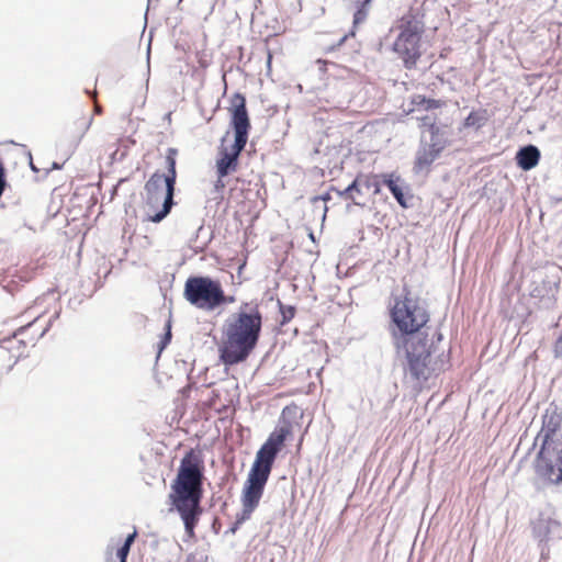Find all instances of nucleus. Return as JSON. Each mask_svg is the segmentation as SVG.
Instances as JSON below:
<instances>
[{
  "mask_svg": "<svg viewBox=\"0 0 562 562\" xmlns=\"http://www.w3.org/2000/svg\"><path fill=\"white\" fill-rule=\"evenodd\" d=\"M387 331L392 346L398 358H404V369L412 380H426L430 371L441 370L448 362L442 352L431 367V352L434 345L429 344L427 324L430 313L427 303L418 295H413L408 285H404L401 293H392L387 307Z\"/></svg>",
  "mask_w": 562,
  "mask_h": 562,
  "instance_id": "obj_1",
  "label": "nucleus"
},
{
  "mask_svg": "<svg viewBox=\"0 0 562 562\" xmlns=\"http://www.w3.org/2000/svg\"><path fill=\"white\" fill-rule=\"evenodd\" d=\"M262 329V314L257 303L244 302L222 327L218 359L225 368L240 364L257 348Z\"/></svg>",
  "mask_w": 562,
  "mask_h": 562,
  "instance_id": "obj_2",
  "label": "nucleus"
},
{
  "mask_svg": "<svg viewBox=\"0 0 562 562\" xmlns=\"http://www.w3.org/2000/svg\"><path fill=\"white\" fill-rule=\"evenodd\" d=\"M203 470L202 461L190 451L181 459L170 485L169 503L180 515L189 538L195 536L194 530L202 514Z\"/></svg>",
  "mask_w": 562,
  "mask_h": 562,
  "instance_id": "obj_3",
  "label": "nucleus"
},
{
  "mask_svg": "<svg viewBox=\"0 0 562 562\" xmlns=\"http://www.w3.org/2000/svg\"><path fill=\"white\" fill-rule=\"evenodd\" d=\"M167 186L160 178V171H155L144 186L143 201L145 220L155 224L161 223L177 204L175 196L168 210L164 213L165 204H167Z\"/></svg>",
  "mask_w": 562,
  "mask_h": 562,
  "instance_id": "obj_4",
  "label": "nucleus"
},
{
  "mask_svg": "<svg viewBox=\"0 0 562 562\" xmlns=\"http://www.w3.org/2000/svg\"><path fill=\"white\" fill-rule=\"evenodd\" d=\"M221 282L210 276H190L184 283L183 297L193 306L212 312L220 295Z\"/></svg>",
  "mask_w": 562,
  "mask_h": 562,
  "instance_id": "obj_5",
  "label": "nucleus"
},
{
  "mask_svg": "<svg viewBox=\"0 0 562 562\" xmlns=\"http://www.w3.org/2000/svg\"><path fill=\"white\" fill-rule=\"evenodd\" d=\"M423 32V25H419L415 20H409L401 26V32L393 43V50L402 58L406 69H413L422 56L420 40Z\"/></svg>",
  "mask_w": 562,
  "mask_h": 562,
  "instance_id": "obj_6",
  "label": "nucleus"
},
{
  "mask_svg": "<svg viewBox=\"0 0 562 562\" xmlns=\"http://www.w3.org/2000/svg\"><path fill=\"white\" fill-rule=\"evenodd\" d=\"M229 112L231 127L234 132V142L246 145L251 130V124L247 110L246 97L244 94L239 92L234 93Z\"/></svg>",
  "mask_w": 562,
  "mask_h": 562,
  "instance_id": "obj_7",
  "label": "nucleus"
},
{
  "mask_svg": "<svg viewBox=\"0 0 562 562\" xmlns=\"http://www.w3.org/2000/svg\"><path fill=\"white\" fill-rule=\"evenodd\" d=\"M276 459L263 454L262 452H256L255 461L248 472L245 484L265 491L269 476L271 474Z\"/></svg>",
  "mask_w": 562,
  "mask_h": 562,
  "instance_id": "obj_8",
  "label": "nucleus"
},
{
  "mask_svg": "<svg viewBox=\"0 0 562 562\" xmlns=\"http://www.w3.org/2000/svg\"><path fill=\"white\" fill-rule=\"evenodd\" d=\"M245 147L246 145L237 144V142L233 143L231 149L223 145L220 147L218 158L216 160V175L218 178H225L236 171L239 156Z\"/></svg>",
  "mask_w": 562,
  "mask_h": 562,
  "instance_id": "obj_9",
  "label": "nucleus"
},
{
  "mask_svg": "<svg viewBox=\"0 0 562 562\" xmlns=\"http://www.w3.org/2000/svg\"><path fill=\"white\" fill-rule=\"evenodd\" d=\"M177 155L178 149L173 147H169L166 153V169L167 171L161 173L160 178L165 181V186H167V204H165V209L162 212L165 213L171 204L172 196L176 195V183H177Z\"/></svg>",
  "mask_w": 562,
  "mask_h": 562,
  "instance_id": "obj_10",
  "label": "nucleus"
},
{
  "mask_svg": "<svg viewBox=\"0 0 562 562\" xmlns=\"http://www.w3.org/2000/svg\"><path fill=\"white\" fill-rule=\"evenodd\" d=\"M533 535L541 546V555L544 554V544L562 536L561 524L552 518H540L533 525Z\"/></svg>",
  "mask_w": 562,
  "mask_h": 562,
  "instance_id": "obj_11",
  "label": "nucleus"
},
{
  "mask_svg": "<svg viewBox=\"0 0 562 562\" xmlns=\"http://www.w3.org/2000/svg\"><path fill=\"white\" fill-rule=\"evenodd\" d=\"M265 491L250 486L248 484H244L241 491V504L243 509L236 516L237 525H243L246 520H248L255 509L258 507L259 502L263 495Z\"/></svg>",
  "mask_w": 562,
  "mask_h": 562,
  "instance_id": "obj_12",
  "label": "nucleus"
},
{
  "mask_svg": "<svg viewBox=\"0 0 562 562\" xmlns=\"http://www.w3.org/2000/svg\"><path fill=\"white\" fill-rule=\"evenodd\" d=\"M540 158V149L533 144H527L517 150L515 161L521 170L529 171L539 164Z\"/></svg>",
  "mask_w": 562,
  "mask_h": 562,
  "instance_id": "obj_13",
  "label": "nucleus"
},
{
  "mask_svg": "<svg viewBox=\"0 0 562 562\" xmlns=\"http://www.w3.org/2000/svg\"><path fill=\"white\" fill-rule=\"evenodd\" d=\"M441 153L442 150H440L438 146L435 145L431 147V145L422 138L415 157L414 170L418 172L428 168Z\"/></svg>",
  "mask_w": 562,
  "mask_h": 562,
  "instance_id": "obj_14",
  "label": "nucleus"
},
{
  "mask_svg": "<svg viewBox=\"0 0 562 562\" xmlns=\"http://www.w3.org/2000/svg\"><path fill=\"white\" fill-rule=\"evenodd\" d=\"M491 114L486 109L472 110L463 120V128L481 130L490 121Z\"/></svg>",
  "mask_w": 562,
  "mask_h": 562,
  "instance_id": "obj_15",
  "label": "nucleus"
},
{
  "mask_svg": "<svg viewBox=\"0 0 562 562\" xmlns=\"http://www.w3.org/2000/svg\"><path fill=\"white\" fill-rule=\"evenodd\" d=\"M292 432V424L284 420L281 426H278L268 437L267 441L279 450H282L285 440Z\"/></svg>",
  "mask_w": 562,
  "mask_h": 562,
  "instance_id": "obj_16",
  "label": "nucleus"
},
{
  "mask_svg": "<svg viewBox=\"0 0 562 562\" xmlns=\"http://www.w3.org/2000/svg\"><path fill=\"white\" fill-rule=\"evenodd\" d=\"M429 134L430 142L428 144L431 147L436 145L443 151L448 145L447 126H439L435 122H429Z\"/></svg>",
  "mask_w": 562,
  "mask_h": 562,
  "instance_id": "obj_17",
  "label": "nucleus"
},
{
  "mask_svg": "<svg viewBox=\"0 0 562 562\" xmlns=\"http://www.w3.org/2000/svg\"><path fill=\"white\" fill-rule=\"evenodd\" d=\"M358 187H361V177H356L350 184H348L344 190H338L335 187H331V190L341 199L350 200L355 205H363L362 202L356 199L353 194V190H358Z\"/></svg>",
  "mask_w": 562,
  "mask_h": 562,
  "instance_id": "obj_18",
  "label": "nucleus"
},
{
  "mask_svg": "<svg viewBox=\"0 0 562 562\" xmlns=\"http://www.w3.org/2000/svg\"><path fill=\"white\" fill-rule=\"evenodd\" d=\"M391 194L403 209H409L413 206L412 200L414 199V195L411 193L408 187L400 183L393 188Z\"/></svg>",
  "mask_w": 562,
  "mask_h": 562,
  "instance_id": "obj_19",
  "label": "nucleus"
},
{
  "mask_svg": "<svg viewBox=\"0 0 562 562\" xmlns=\"http://www.w3.org/2000/svg\"><path fill=\"white\" fill-rule=\"evenodd\" d=\"M371 2L372 0H360V2H353L356 7L352 21L353 27L366 21Z\"/></svg>",
  "mask_w": 562,
  "mask_h": 562,
  "instance_id": "obj_20",
  "label": "nucleus"
},
{
  "mask_svg": "<svg viewBox=\"0 0 562 562\" xmlns=\"http://www.w3.org/2000/svg\"><path fill=\"white\" fill-rule=\"evenodd\" d=\"M412 103L418 109H423L425 111H431L441 106L440 100L430 99L420 94L415 95L412 100Z\"/></svg>",
  "mask_w": 562,
  "mask_h": 562,
  "instance_id": "obj_21",
  "label": "nucleus"
},
{
  "mask_svg": "<svg viewBox=\"0 0 562 562\" xmlns=\"http://www.w3.org/2000/svg\"><path fill=\"white\" fill-rule=\"evenodd\" d=\"M361 187L368 191L371 190L373 194H379L381 192L380 175L361 177Z\"/></svg>",
  "mask_w": 562,
  "mask_h": 562,
  "instance_id": "obj_22",
  "label": "nucleus"
},
{
  "mask_svg": "<svg viewBox=\"0 0 562 562\" xmlns=\"http://www.w3.org/2000/svg\"><path fill=\"white\" fill-rule=\"evenodd\" d=\"M279 313L281 315V325H285L293 319L296 313V307L294 305H285L280 300H278Z\"/></svg>",
  "mask_w": 562,
  "mask_h": 562,
  "instance_id": "obj_23",
  "label": "nucleus"
},
{
  "mask_svg": "<svg viewBox=\"0 0 562 562\" xmlns=\"http://www.w3.org/2000/svg\"><path fill=\"white\" fill-rule=\"evenodd\" d=\"M165 333L161 335L160 340L157 345L158 356L167 348L170 344L172 334H171V321H167L165 324Z\"/></svg>",
  "mask_w": 562,
  "mask_h": 562,
  "instance_id": "obj_24",
  "label": "nucleus"
},
{
  "mask_svg": "<svg viewBox=\"0 0 562 562\" xmlns=\"http://www.w3.org/2000/svg\"><path fill=\"white\" fill-rule=\"evenodd\" d=\"M381 186H385L390 192L393 191V188L398 186L402 182L400 176H395L394 173H381L380 175Z\"/></svg>",
  "mask_w": 562,
  "mask_h": 562,
  "instance_id": "obj_25",
  "label": "nucleus"
},
{
  "mask_svg": "<svg viewBox=\"0 0 562 562\" xmlns=\"http://www.w3.org/2000/svg\"><path fill=\"white\" fill-rule=\"evenodd\" d=\"M218 292H220V295L215 300L214 311L216 308L221 307V306H225V305L232 304V303H234L236 301V297L234 295H226L225 294L222 284L220 285Z\"/></svg>",
  "mask_w": 562,
  "mask_h": 562,
  "instance_id": "obj_26",
  "label": "nucleus"
},
{
  "mask_svg": "<svg viewBox=\"0 0 562 562\" xmlns=\"http://www.w3.org/2000/svg\"><path fill=\"white\" fill-rule=\"evenodd\" d=\"M280 451L281 450H279L274 446L270 445V442H268L267 440L258 450V452H262L263 454L269 456L274 459H277Z\"/></svg>",
  "mask_w": 562,
  "mask_h": 562,
  "instance_id": "obj_27",
  "label": "nucleus"
},
{
  "mask_svg": "<svg viewBox=\"0 0 562 562\" xmlns=\"http://www.w3.org/2000/svg\"><path fill=\"white\" fill-rule=\"evenodd\" d=\"M130 551L126 549H123L122 547H119L116 549V558L119 559V562H127ZM106 562H113V559L110 557L106 559Z\"/></svg>",
  "mask_w": 562,
  "mask_h": 562,
  "instance_id": "obj_28",
  "label": "nucleus"
},
{
  "mask_svg": "<svg viewBox=\"0 0 562 562\" xmlns=\"http://www.w3.org/2000/svg\"><path fill=\"white\" fill-rule=\"evenodd\" d=\"M443 339V336L440 331H436L432 334V337L429 338V344H432L434 345V348H432V353H435L437 351V346H436V342H440L441 340Z\"/></svg>",
  "mask_w": 562,
  "mask_h": 562,
  "instance_id": "obj_29",
  "label": "nucleus"
},
{
  "mask_svg": "<svg viewBox=\"0 0 562 562\" xmlns=\"http://www.w3.org/2000/svg\"><path fill=\"white\" fill-rule=\"evenodd\" d=\"M331 192H334V191H333V190H331V188H330V189H329L327 192H325L324 194L318 195V196H314V198H313V201H314V202L323 201V202H325V203H326V202H328L329 200H331Z\"/></svg>",
  "mask_w": 562,
  "mask_h": 562,
  "instance_id": "obj_30",
  "label": "nucleus"
},
{
  "mask_svg": "<svg viewBox=\"0 0 562 562\" xmlns=\"http://www.w3.org/2000/svg\"><path fill=\"white\" fill-rule=\"evenodd\" d=\"M137 535H138L137 529H136V527H134L133 532L128 533L124 540L134 544V542L137 538Z\"/></svg>",
  "mask_w": 562,
  "mask_h": 562,
  "instance_id": "obj_31",
  "label": "nucleus"
},
{
  "mask_svg": "<svg viewBox=\"0 0 562 562\" xmlns=\"http://www.w3.org/2000/svg\"><path fill=\"white\" fill-rule=\"evenodd\" d=\"M225 188V183L223 181V178H218L217 177V180L215 181L214 183V189L216 192H220L222 191L223 189Z\"/></svg>",
  "mask_w": 562,
  "mask_h": 562,
  "instance_id": "obj_32",
  "label": "nucleus"
},
{
  "mask_svg": "<svg viewBox=\"0 0 562 562\" xmlns=\"http://www.w3.org/2000/svg\"><path fill=\"white\" fill-rule=\"evenodd\" d=\"M420 121H422V126H425L428 128H429V122H435V120L431 119L429 115L422 117Z\"/></svg>",
  "mask_w": 562,
  "mask_h": 562,
  "instance_id": "obj_33",
  "label": "nucleus"
},
{
  "mask_svg": "<svg viewBox=\"0 0 562 562\" xmlns=\"http://www.w3.org/2000/svg\"><path fill=\"white\" fill-rule=\"evenodd\" d=\"M31 326H32V323L27 324L26 326H22V327L18 328V329L14 331L13 336H14V337H16V336H19V335L23 334V333H24L25 330H27Z\"/></svg>",
  "mask_w": 562,
  "mask_h": 562,
  "instance_id": "obj_34",
  "label": "nucleus"
},
{
  "mask_svg": "<svg viewBox=\"0 0 562 562\" xmlns=\"http://www.w3.org/2000/svg\"><path fill=\"white\" fill-rule=\"evenodd\" d=\"M241 525H237V521H234V524L229 527V529L226 531V533H236V531L240 528Z\"/></svg>",
  "mask_w": 562,
  "mask_h": 562,
  "instance_id": "obj_35",
  "label": "nucleus"
},
{
  "mask_svg": "<svg viewBox=\"0 0 562 562\" xmlns=\"http://www.w3.org/2000/svg\"><path fill=\"white\" fill-rule=\"evenodd\" d=\"M92 123V117H90V120L88 122H85L83 123V132L81 134V137L83 136V134L89 130L90 125Z\"/></svg>",
  "mask_w": 562,
  "mask_h": 562,
  "instance_id": "obj_36",
  "label": "nucleus"
},
{
  "mask_svg": "<svg viewBox=\"0 0 562 562\" xmlns=\"http://www.w3.org/2000/svg\"><path fill=\"white\" fill-rule=\"evenodd\" d=\"M63 165H64V164H59V162H57V161H54V162L52 164L50 169H54V170H60V169L63 168Z\"/></svg>",
  "mask_w": 562,
  "mask_h": 562,
  "instance_id": "obj_37",
  "label": "nucleus"
},
{
  "mask_svg": "<svg viewBox=\"0 0 562 562\" xmlns=\"http://www.w3.org/2000/svg\"><path fill=\"white\" fill-rule=\"evenodd\" d=\"M30 168L34 172H38L40 169L33 164L32 157L30 156Z\"/></svg>",
  "mask_w": 562,
  "mask_h": 562,
  "instance_id": "obj_38",
  "label": "nucleus"
},
{
  "mask_svg": "<svg viewBox=\"0 0 562 562\" xmlns=\"http://www.w3.org/2000/svg\"><path fill=\"white\" fill-rule=\"evenodd\" d=\"M52 321H53V318L49 321L48 325L42 330V333L38 336V339L44 337V335L47 333V330H48V328H49V326L52 324Z\"/></svg>",
  "mask_w": 562,
  "mask_h": 562,
  "instance_id": "obj_39",
  "label": "nucleus"
},
{
  "mask_svg": "<svg viewBox=\"0 0 562 562\" xmlns=\"http://www.w3.org/2000/svg\"><path fill=\"white\" fill-rule=\"evenodd\" d=\"M132 546H133V544H132L131 542H127V541H125V540H124V542H123L120 547H122L123 549H126V550L131 551Z\"/></svg>",
  "mask_w": 562,
  "mask_h": 562,
  "instance_id": "obj_40",
  "label": "nucleus"
},
{
  "mask_svg": "<svg viewBox=\"0 0 562 562\" xmlns=\"http://www.w3.org/2000/svg\"><path fill=\"white\" fill-rule=\"evenodd\" d=\"M271 60H272V55L270 52H268V58H267V68L268 70H270L271 68Z\"/></svg>",
  "mask_w": 562,
  "mask_h": 562,
  "instance_id": "obj_41",
  "label": "nucleus"
},
{
  "mask_svg": "<svg viewBox=\"0 0 562 562\" xmlns=\"http://www.w3.org/2000/svg\"><path fill=\"white\" fill-rule=\"evenodd\" d=\"M353 194L357 196L359 195H362L363 194V188L362 187H358V190H353Z\"/></svg>",
  "mask_w": 562,
  "mask_h": 562,
  "instance_id": "obj_42",
  "label": "nucleus"
},
{
  "mask_svg": "<svg viewBox=\"0 0 562 562\" xmlns=\"http://www.w3.org/2000/svg\"><path fill=\"white\" fill-rule=\"evenodd\" d=\"M204 231V226L203 225H200L196 229V235H195V239L199 238L200 234Z\"/></svg>",
  "mask_w": 562,
  "mask_h": 562,
  "instance_id": "obj_43",
  "label": "nucleus"
},
{
  "mask_svg": "<svg viewBox=\"0 0 562 562\" xmlns=\"http://www.w3.org/2000/svg\"><path fill=\"white\" fill-rule=\"evenodd\" d=\"M347 37H348V35H344V36L339 40L338 45H339V46H340V45H342V43L347 40Z\"/></svg>",
  "mask_w": 562,
  "mask_h": 562,
  "instance_id": "obj_44",
  "label": "nucleus"
},
{
  "mask_svg": "<svg viewBox=\"0 0 562 562\" xmlns=\"http://www.w3.org/2000/svg\"><path fill=\"white\" fill-rule=\"evenodd\" d=\"M187 562H196L194 559L188 558Z\"/></svg>",
  "mask_w": 562,
  "mask_h": 562,
  "instance_id": "obj_45",
  "label": "nucleus"
},
{
  "mask_svg": "<svg viewBox=\"0 0 562 562\" xmlns=\"http://www.w3.org/2000/svg\"><path fill=\"white\" fill-rule=\"evenodd\" d=\"M553 285H554V288H555V290H557V289H558V286H559V283H558V282H554V283H553Z\"/></svg>",
  "mask_w": 562,
  "mask_h": 562,
  "instance_id": "obj_46",
  "label": "nucleus"
},
{
  "mask_svg": "<svg viewBox=\"0 0 562 562\" xmlns=\"http://www.w3.org/2000/svg\"><path fill=\"white\" fill-rule=\"evenodd\" d=\"M212 527H213L214 529H217V526H215V522H213V524H212Z\"/></svg>",
  "mask_w": 562,
  "mask_h": 562,
  "instance_id": "obj_47",
  "label": "nucleus"
},
{
  "mask_svg": "<svg viewBox=\"0 0 562 562\" xmlns=\"http://www.w3.org/2000/svg\"><path fill=\"white\" fill-rule=\"evenodd\" d=\"M212 527H213L214 529H217V526H215V522H213V524H212Z\"/></svg>",
  "mask_w": 562,
  "mask_h": 562,
  "instance_id": "obj_48",
  "label": "nucleus"
}]
</instances>
